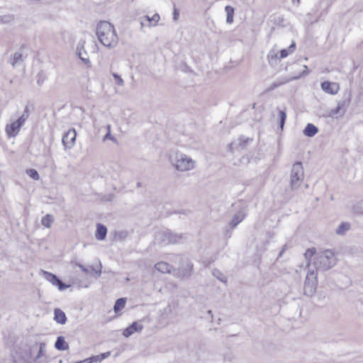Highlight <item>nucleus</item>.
Returning a JSON list of instances; mask_svg holds the SVG:
<instances>
[{"mask_svg":"<svg viewBox=\"0 0 363 363\" xmlns=\"http://www.w3.org/2000/svg\"><path fill=\"white\" fill-rule=\"evenodd\" d=\"M299 1H300V0H292V2L294 4H299Z\"/></svg>","mask_w":363,"mask_h":363,"instance_id":"obj_49","label":"nucleus"},{"mask_svg":"<svg viewBox=\"0 0 363 363\" xmlns=\"http://www.w3.org/2000/svg\"><path fill=\"white\" fill-rule=\"evenodd\" d=\"M233 230V229H231L230 228H229L228 225L226 226V228L224 232V237L227 239L230 238L231 237Z\"/></svg>","mask_w":363,"mask_h":363,"instance_id":"obj_41","label":"nucleus"},{"mask_svg":"<svg viewBox=\"0 0 363 363\" xmlns=\"http://www.w3.org/2000/svg\"><path fill=\"white\" fill-rule=\"evenodd\" d=\"M171 163L177 170L184 172L194 169L196 162L186 155L176 152L174 157L171 159Z\"/></svg>","mask_w":363,"mask_h":363,"instance_id":"obj_4","label":"nucleus"},{"mask_svg":"<svg viewBox=\"0 0 363 363\" xmlns=\"http://www.w3.org/2000/svg\"><path fill=\"white\" fill-rule=\"evenodd\" d=\"M296 48V44L294 42H292L291 45L289 47L288 50L290 52V53H292Z\"/></svg>","mask_w":363,"mask_h":363,"instance_id":"obj_45","label":"nucleus"},{"mask_svg":"<svg viewBox=\"0 0 363 363\" xmlns=\"http://www.w3.org/2000/svg\"><path fill=\"white\" fill-rule=\"evenodd\" d=\"M303 132L306 136L311 138L318 132V128L312 123H308Z\"/></svg>","mask_w":363,"mask_h":363,"instance_id":"obj_21","label":"nucleus"},{"mask_svg":"<svg viewBox=\"0 0 363 363\" xmlns=\"http://www.w3.org/2000/svg\"><path fill=\"white\" fill-rule=\"evenodd\" d=\"M304 178L303 167L301 162H295L291 167L290 174V187L296 190L302 184Z\"/></svg>","mask_w":363,"mask_h":363,"instance_id":"obj_5","label":"nucleus"},{"mask_svg":"<svg viewBox=\"0 0 363 363\" xmlns=\"http://www.w3.org/2000/svg\"><path fill=\"white\" fill-rule=\"evenodd\" d=\"M30 115L29 106H26L23 114L18 119L20 122L24 124L25 121L28 119Z\"/></svg>","mask_w":363,"mask_h":363,"instance_id":"obj_33","label":"nucleus"},{"mask_svg":"<svg viewBox=\"0 0 363 363\" xmlns=\"http://www.w3.org/2000/svg\"><path fill=\"white\" fill-rule=\"evenodd\" d=\"M239 142H240V145H241L242 147L245 146L250 140H252V139L249 138H245L244 136H241L238 139Z\"/></svg>","mask_w":363,"mask_h":363,"instance_id":"obj_38","label":"nucleus"},{"mask_svg":"<svg viewBox=\"0 0 363 363\" xmlns=\"http://www.w3.org/2000/svg\"><path fill=\"white\" fill-rule=\"evenodd\" d=\"M193 272V264L189 259L182 262V264L177 271V276L181 279H188Z\"/></svg>","mask_w":363,"mask_h":363,"instance_id":"obj_9","label":"nucleus"},{"mask_svg":"<svg viewBox=\"0 0 363 363\" xmlns=\"http://www.w3.org/2000/svg\"><path fill=\"white\" fill-rule=\"evenodd\" d=\"M78 55H79V57L81 59V60L84 62V64L90 65V64H91L90 60H89V58L82 57V53L81 50H79Z\"/></svg>","mask_w":363,"mask_h":363,"instance_id":"obj_43","label":"nucleus"},{"mask_svg":"<svg viewBox=\"0 0 363 363\" xmlns=\"http://www.w3.org/2000/svg\"><path fill=\"white\" fill-rule=\"evenodd\" d=\"M96 33L100 43L108 48L116 47L118 37L114 26L106 21H101L96 25Z\"/></svg>","mask_w":363,"mask_h":363,"instance_id":"obj_2","label":"nucleus"},{"mask_svg":"<svg viewBox=\"0 0 363 363\" xmlns=\"http://www.w3.org/2000/svg\"><path fill=\"white\" fill-rule=\"evenodd\" d=\"M111 355V352H106L104 353H101L99 355L92 356L89 358L85 359V362L86 363H94V362H100L104 359L108 357Z\"/></svg>","mask_w":363,"mask_h":363,"instance_id":"obj_18","label":"nucleus"},{"mask_svg":"<svg viewBox=\"0 0 363 363\" xmlns=\"http://www.w3.org/2000/svg\"><path fill=\"white\" fill-rule=\"evenodd\" d=\"M286 247H287V246H286V245H284L282 247V248H281V251H280V252H279V257H281L283 255V254L284 253V252H285V251H286Z\"/></svg>","mask_w":363,"mask_h":363,"instance_id":"obj_48","label":"nucleus"},{"mask_svg":"<svg viewBox=\"0 0 363 363\" xmlns=\"http://www.w3.org/2000/svg\"><path fill=\"white\" fill-rule=\"evenodd\" d=\"M353 211L356 214L363 215V199L358 201L353 206Z\"/></svg>","mask_w":363,"mask_h":363,"instance_id":"obj_31","label":"nucleus"},{"mask_svg":"<svg viewBox=\"0 0 363 363\" xmlns=\"http://www.w3.org/2000/svg\"><path fill=\"white\" fill-rule=\"evenodd\" d=\"M291 82V80H289V79H278L277 81L273 82L266 90H265V92H269V91H273L274 89L279 87L281 85H284L288 82Z\"/></svg>","mask_w":363,"mask_h":363,"instance_id":"obj_22","label":"nucleus"},{"mask_svg":"<svg viewBox=\"0 0 363 363\" xmlns=\"http://www.w3.org/2000/svg\"><path fill=\"white\" fill-rule=\"evenodd\" d=\"M76 265L78 266L85 274H91V276H95L96 277H99L101 274V265L100 264L99 269H95L93 267H90L89 268L83 266L79 263H76Z\"/></svg>","mask_w":363,"mask_h":363,"instance_id":"obj_15","label":"nucleus"},{"mask_svg":"<svg viewBox=\"0 0 363 363\" xmlns=\"http://www.w3.org/2000/svg\"><path fill=\"white\" fill-rule=\"evenodd\" d=\"M26 172L27 175H28L30 178H32L34 180H39L40 179V175L37 170L35 169H27L26 170Z\"/></svg>","mask_w":363,"mask_h":363,"instance_id":"obj_32","label":"nucleus"},{"mask_svg":"<svg viewBox=\"0 0 363 363\" xmlns=\"http://www.w3.org/2000/svg\"><path fill=\"white\" fill-rule=\"evenodd\" d=\"M318 285L317 273L314 270L308 272L303 286L304 295L311 297L314 295Z\"/></svg>","mask_w":363,"mask_h":363,"instance_id":"obj_6","label":"nucleus"},{"mask_svg":"<svg viewBox=\"0 0 363 363\" xmlns=\"http://www.w3.org/2000/svg\"><path fill=\"white\" fill-rule=\"evenodd\" d=\"M321 88L322 89L328 94H335L339 91V84L335 82H323L321 83Z\"/></svg>","mask_w":363,"mask_h":363,"instance_id":"obj_12","label":"nucleus"},{"mask_svg":"<svg viewBox=\"0 0 363 363\" xmlns=\"http://www.w3.org/2000/svg\"><path fill=\"white\" fill-rule=\"evenodd\" d=\"M143 18L145 19L148 22V26H152L151 18L150 16H145L143 18H141V19H143Z\"/></svg>","mask_w":363,"mask_h":363,"instance_id":"obj_47","label":"nucleus"},{"mask_svg":"<svg viewBox=\"0 0 363 363\" xmlns=\"http://www.w3.org/2000/svg\"><path fill=\"white\" fill-rule=\"evenodd\" d=\"M143 328V326L139 324L138 322H133L130 325L126 328L123 332V335L125 337H128L135 332H140Z\"/></svg>","mask_w":363,"mask_h":363,"instance_id":"obj_13","label":"nucleus"},{"mask_svg":"<svg viewBox=\"0 0 363 363\" xmlns=\"http://www.w3.org/2000/svg\"><path fill=\"white\" fill-rule=\"evenodd\" d=\"M40 83H41V81L38 80V84L39 85H40Z\"/></svg>","mask_w":363,"mask_h":363,"instance_id":"obj_54","label":"nucleus"},{"mask_svg":"<svg viewBox=\"0 0 363 363\" xmlns=\"http://www.w3.org/2000/svg\"><path fill=\"white\" fill-rule=\"evenodd\" d=\"M208 314L211 315V316L212 317L213 316L212 311L211 310L208 311Z\"/></svg>","mask_w":363,"mask_h":363,"instance_id":"obj_50","label":"nucleus"},{"mask_svg":"<svg viewBox=\"0 0 363 363\" xmlns=\"http://www.w3.org/2000/svg\"><path fill=\"white\" fill-rule=\"evenodd\" d=\"M54 320L61 325H64L67 322V316L64 311L60 308H55L54 310Z\"/></svg>","mask_w":363,"mask_h":363,"instance_id":"obj_17","label":"nucleus"},{"mask_svg":"<svg viewBox=\"0 0 363 363\" xmlns=\"http://www.w3.org/2000/svg\"><path fill=\"white\" fill-rule=\"evenodd\" d=\"M330 116H335V115H340L341 116H342L343 115H342V109L338 106H337V107L334 109H332L330 111Z\"/></svg>","mask_w":363,"mask_h":363,"instance_id":"obj_39","label":"nucleus"},{"mask_svg":"<svg viewBox=\"0 0 363 363\" xmlns=\"http://www.w3.org/2000/svg\"><path fill=\"white\" fill-rule=\"evenodd\" d=\"M40 274L47 281L52 283V285L57 286L60 291H63L69 287V285L63 283L59 277L51 272L42 269Z\"/></svg>","mask_w":363,"mask_h":363,"instance_id":"obj_8","label":"nucleus"},{"mask_svg":"<svg viewBox=\"0 0 363 363\" xmlns=\"http://www.w3.org/2000/svg\"><path fill=\"white\" fill-rule=\"evenodd\" d=\"M130 233L128 230H120L115 233V238L116 240L123 241L125 240Z\"/></svg>","mask_w":363,"mask_h":363,"instance_id":"obj_29","label":"nucleus"},{"mask_svg":"<svg viewBox=\"0 0 363 363\" xmlns=\"http://www.w3.org/2000/svg\"><path fill=\"white\" fill-rule=\"evenodd\" d=\"M40 83H41V81L38 80V84L39 85H40Z\"/></svg>","mask_w":363,"mask_h":363,"instance_id":"obj_55","label":"nucleus"},{"mask_svg":"<svg viewBox=\"0 0 363 363\" xmlns=\"http://www.w3.org/2000/svg\"><path fill=\"white\" fill-rule=\"evenodd\" d=\"M112 76L113 77L114 79H115V83L118 85V86H123L124 84V81L123 79L121 77L120 75H118V74L116 73H114L113 72L112 73Z\"/></svg>","mask_w":363,"mask_h":363,"instance_id":"obj_37","label":"nucleus"},{"mask_svg":"<svg viewBox=\"0 0 363 363\" xmlns=\"http://www.w3.org/2000/svg\"><path fill=\"white\" fill-rule=\"evenodd\" d=\"M26 48V45H22L21 46V50H22L23 49H24Z\"/></svg>","mask_w":363,"mask_h":363,"instance_id":"obj_53","label":"nucleus"},{"mask_svg":"<svg viewBox=\"0 0 363 363\" xmlns=\"http://www.w3.org/2000/svg\"><path fill=\"white\" fill-rule=\"evenodd\" d=\"M213 275L214 277H216L218 279H219L220 281H223V282H225L226 283L227 282V279L226 277L223 275V274L220 272L219 270L218 269H214L213 271Z\"/></svg>","mask_w":363,"mask_h":363,"instance_id":"obj_35","label":"nucleus"},{"mask_svg":"<svg viewBox=\"0 0 363 363\" xmlns=\"http://www.w3.org/2000/svg\"><path fill=\"white\" fill-rule=\"evenodd\" d=\"M126 303V298H120L116 300L115 302L113 310L116 313L122 310Z\"/></svg>","mask_w":363,"mask_h":363,"instance_id":"obj_24","label":"nucleus"},{"mask_svg":"<svg viewBox=\"0 0 363 363\" xmlns=\"http://www.w3.org/2000/svg\"><path fill=\"white\" fill-rule=\"evenodd\" d=\"M316 250L315 247L308 248L304 253L305 259L308 261V265L309 266V261L313 256L315 257Z\"/></svg>","mask_w":363,"mask_h":363,"instance_id":"obj_30","label":"nucleus"},{"mask_svg":"<svg viewBox=\"0 0 363 363\" xmlns=\"http://www.w3.org/2000/svg\"><path fill=\"white\" fill-rule=\"evenodd\" d=\"M54 222V218L50 214H47L44 217H43L41 220V223L46 228H50L52 224Z\"/></svg>","mask_w":363,"mask_h":363,"instance_id":"obj_27","label":"nucleus"},{"mask_svg":"<svg viewBox=\"0 0 363 363\" xmlns=\"http://www.w3.org/2000/svg\"><path fill=\"white\" fill-rule=\"evenodd\" d=\"M108 132L105 135L104 140L113 139L112 135L110 133V125L108 126Z\"/></svg>","mask_w":363,"mask_h":363,"instance_id":"obj_46","label":"nucleus"},{"mask_svg":"<svg viewBox=\"0 0 363 363\" xmlns=\"http://www.w3.org/2000/svg\"><path fill=\"white\" fill-rule=\"evenodd\" d=\"M279 125L281 129L282 130L284 128V125L286 121V113L284 111H279Z\"/></svg>","mask_w":363,"mask_h":363,"instance_id":"obj_34","label":"nucleus"},{"mask_svg":"<svg viewBox=\"0 0 363 363\" xmlns=\"http://www.w3.org/2000/svg\"><path fill=\"white\" fill-rule=\"evenodd\" d=\"M140 26H141V28H143L144 26V22L143 21H140Z\"/></svg>","mask_w":363,"mask_h":363,"instance_id":"obj_52","label":"nucleus"},{"mask_svg":"<svg viewBox=\"0 0 363 363\" xmlns=\"http://www.w3.org/2000/svg\"><path fill=\"white\" fill-rule=\"evenodd\" d=\"M155 268L162 273H170L172 267L165 262H160L155 264Z\"/></svg>","mask_w":363,"mask_h":363,"instance_id":"obj_20","label":"nucleus"},{"mask_svg":"<svg viewBox=\"0 0 363 363\" xmlns=\"http://www.w3.org/2000/svg\"><path fill=\"white\" fill-rule=\"evenodd\" d=\"M23 123L20 122L18 120L11 123V124H8L6 127V131L7 135L9 137H15L18 135L21 128L23 126Z\"/></svg>","mask_w":363,"mask_h":363,"instance_id":"obj_11","label":"nucleus"},{"mask_svg":"<svg viewBox=\"0 0 363 363\" xmlns=\"http://www.w3.org/2000/svg\"><path fill=\"white\" fill-rule=\"evenodd\" d=\"M350 223L347 222L341 223L335 230L337 235H344L347 230L350 229Z\"/></svg>","mask_w":363,"mask_h":363,"instance_id":"obj_23","label":"nucleus"},{"mask_svg":"<svg viewBox=\"0 0 363 363\" xmlns=\"http://www.w3.org/2000/svg\"><path fill=\"white\" fill-rule=\"evenodd\" d=\"M246 214L242 210L236 213L233 216L230 222L228 223V227L231 229L235 228L238 225L241 223L245 218Z\"/></svg>","mask_w":363,"mask_h":363,"instance_id":"obj_14","label":"nucleus"},{"mask_svg":"<svg viewBox=\"0 0 363 363\" xmlns=\"http://www.w3.org/2000/svg\"><path fill=\"white\" fill-rule=\"evenodd\" d=\"M179 16V11L177 8L174 7V11H173V20L174 21H177Z\"/></svg>","mask_w":363,"mask_h":363,"instance_id":"obj_44","label":"nucleus"},{"mask_svg":"<svg viewBox=\"0 0 363 363\" xmlns=\"http://www.w3.org/2000/svg\"><path fill=\"white\" fill-rule=\"evenodd\" d=\"M45 347V344L43 342H41L39 347L35 344L31 347L25 345L18 347L12 354L13 363H31V361L33 363H46L40 361L44 355Z\"/></svg>","mask_w":363,"mask_h":363,"instance_id":"obj_1","label":"nucleus"},{"mask_svg":"<svg viewBox=\"0 0 363 363\" xmlns=\"http://www.w3.org/2000/svg\"><path fill=\"white\" fill-rule=\"evenodd\" d=\"M336 264L335 254L330 250L320 252L314 257L313 266L316 271H326Z\"/></svg>","mask_w":363,"mask_h":363,"instance_id":"obj_3","label":"nucleus"},{"mask_svg":"<svg viewBox=\"0 0 363 363\" xmlns=\"http://www.w3.org/2000/svg\"><path fill=\"white\" fill-rule=\"evenodd\" d=\"M159 235L160 242L165 245L179 243L184 238V234H177L169 229L160 232Z\"/></svg>","mask_w":363,"mask_h":363,"instance_id":"obj_7","label":"nucleus"},{"mask_svg":"<svg viewBox=\"0 0 363 363\" xmlns=\"http://www.w3.org/2000/svg\"><path fill=\"white\" fill-rule=\"evenodd\" d=\"M308 73H309V71H308V67L305 65L304 70L303 72H301L298 76L291 77V78H289V80L294 81V80L298 79L301 78V77H305V76L308 75Z\"/></svg>","mask_w":363,"mask_h":363,"instance_id":"obj_36","label":"nucleus"},{"mask_svg":"<svg viewBox=\"0 0 363 363\" xmlns=\"http://www.w3.org/2000/svg\"><path fill=\"white\" fill-rule=\"evenodd\" d=\"M289 53L290 52L288 50V49H282L279 52L280 56L279 57V58H284L287 57Z\"/></svg>","mask_w":363,"mask_h":363,"instance_id":"obj_42","label":"nucleus"},{"mask_svg":"<svg viewBox=\"0 0 363 363\" xmlns=\"http://www.w3.org/2000/svg\"><path fill=\"white\" fill-rule=\"evenodd\" d=\"M77 132L74 129H69L62 137V144L65 149H71L75 144Z\"/></svg>","mask_w":363,"mask_h":363,"instance_id":"obj_10","label":"nucleus"},{"mask_svg":"<svg viewBox=\"0 0 363 363\" xmlns=\"http://www.w3.org/2000/svg\"><path fill=\"white\" fill-rule=\"evenodd\" d=\"M350 103V97L348 96L346 99L339 101L337 106L342 109V115H344Z\"/></svg>","mask_w":363,"mask_h":363,"instance_id":"obj_26","label":"nucleus"},{"mask_svg":"<svg viewBox=\"0 0 363 363\" xmlns=\"http://www.w3.org/2000/svg\"><path fill=\"white\" fill-rule=\"evenodd\" d=\"M23 61V55L21 52H15L11 59V63L13 67L16 66V64L22 62Z\"/></svg>","mask_w":363,"mask_h":363,"instance_id":"obj_28","label":"nucleus"},{"mask_svg":"<svg viewBox=\"0 0 363 363\" xmlns=\"http://www.w3.org/2000/svg\"><path fill=\"white\" fill-rule=\"evenodd\" d=\"M225 11L227 13L226 22L228 23H232L233 22L234 8L231 6H226L225 7Z\"/></svg>","mask_w":363,"mask_h":363,"instance_id":"obj_25","label":"nucleus"},{"mask_svg":"<svg viewBox=\"0 0 363 363\" xmlns=\"http://www.w3.org/2000/svg\"><path fill=\"white\" fill-rule=\"evenodd\" d=\"M106 234H107L106 227L101 223H98L96 225V233H95L96 238L99 240H104L106 237Z\"/></svg>","mask_w":363,"mask_h":363,"instance_id":"obj_16","label":"nucleus"},{"mask_svg":"<svg viewBox=\"0 0 363 363\" xmlns=\"http://www.w3.org/2000/svg\"><path fill=\"white\" fill-rule=\"evenodd\" d=\"M55 347L57 350L60 351H65L69 349V345L65 340V337L62 336H59L57 337L56 342L55 343Z\"/></svg>","mask_w":363,"mask_h":363,"instance_id":"obj_19","label":"nucleus"},{"mask_svg":"<svg viewBox=\"0 0 363 363\" xmlns=\"http://www.w3.org/2000/svg\"><path fill=\"white\" fill-rule=\"evenodd\" d=\"M160 19V16L158 13H155L151 18L152 26H156Z\"/></svg>","mask_w":363,"mask_h":363,"instance_id":"obj_40","label":"nucleus"},{"mask_svg":"<svg viewBox=\"0 0 363 363\" xmlns=\"http://www.w3.org/2000/svg\"><path fill=\"white\" fill-rule=\"evenodd\" d=\"M140 186H141V182H138L137 183V187H138V188H139V187H140Z\"/></svg>","mask_w":363,"mask_h":363,"instance_id":"obj_51","label":"nucleus"}]
</instances>
